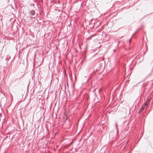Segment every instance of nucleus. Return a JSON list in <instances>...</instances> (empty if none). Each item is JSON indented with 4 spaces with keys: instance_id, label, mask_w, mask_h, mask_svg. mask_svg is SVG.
<instances>
[{
    "instance_id": "nucleus-1",
    "label": "nucleus",
    "mask_w": 153,
    "mask_h": 153,
    "mask_svg": "<svg viewBox=\"0 0 153 153\" xmlns=\"http://www.w3.org/2000/svg\"><path fill=\"white\" fill-rule=\"evenodd\" d=\"M148 105V104L147 103H145L144 105H143L141 108L140 109V111H143L145 108V107L147 106Z\"/></svg>"
},
{
    "instance_id": "nucleus-2",
    "label": "nucleus",
    "mask_w": 153,
    "mask_h": 153,
    "mask_svg": "<svg viewBox=\"0 0 153 153\" xmlns=\"http://www.w3.org/2000/svg\"><path fill=\"white\" fill-rule=\"evenodd\" d=\"M30 13H31V14H32V15H33L35 14L34 12V11H31L30 12Z\"/></svg>"
}]
</instances>
